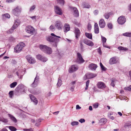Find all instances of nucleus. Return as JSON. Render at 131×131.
Returning a JSON list of instances; mask_svg holds the SVG:
<instances>
[{"instance_id":"1","label":"nucleus","mask_w":131,"mask_h":131,"mask_svg":"<svg viewBox=\"0 0 131 131\" xmlns=\"http://www.w3.org/2000/svg\"><path fill=\"white\" fill-rule=\"evenodd\" d=\"M51 36L47 37L46 38V40L50 42L52 45L53 46L57 47V44L59 41V40L58 38H60L61 37L56 36L53 33L51 34Z\"/></svg>"},{"instance_id":"2","label":"nucleus","mask_w":131,"mask_h":131,"mask_svg":"<svg viewBox=\"0 0 131 131\" xmlns=\"http://www.w3.org/2000/svg\"><path fill=\"white\" fill-rule=\"evenodd\" d=\"M39 48L42 51L47 54H50L52 52L51 48L46 45H40Z\"/></svg>"},{"instance_id":"3","label":"nucleus","mask_w":131,"mask_h":131,"mask_svg":"<svg viewBox=\"0 0 131 131\" xmlns=\"http://www.w3.org/2000/svg\"><path fill=\"white\" fill-rule=\"evenodd\" d=\"M25 46V44L23 42H21L17 44L14 47V50L16 52L19 53L22 50L23 48Z\"/></svg>"},{"instance_id":"4","label":"nucleus","mask_w":131,"mask_h":131,"mask_svg":"<svg viewBox=\"0 0 131 131\" xmlns=\"http://www.w3.org/2000/svg\"><path fill=\"white\" fill-rule=\"evenodd\" d=\"M20 24V22L19 20H15V23L12 27L7 31V33L9 34L12 33L14 30Z\"/></svg>"},{"instance_id":"5","label":"nucleus","mask_w":131,"mask_h":131,"mask_svg":"<svg viewBox=\"0 0 131 131\" xmlns=\"http://www.w3.org/2000/svg\"><path fill=\"white\" fill-rule=\"evenodd\" d=\"M21 11V8L20 7L17 6L14 9H13L12 13L14 15L16 16H18L20 14Z\"/></svg>"},{"instance_id":"6","label":"nucleus","mask_w":131,"mask_h":131,"mask_svg":"<svg viewBox=\"0 0 131 131\" xmlns=\"http://www.w3.org/2000/svg\"><path fill=\"white\" fill-rule=\"evenodd\" d=\"M35 29L31 25H28L26 26L25 28L26 31L28 33L30 34L31 35H33L35 31Z\"/></svg>"},{"instance_id":"7","label":"nucleus","mask_w":131,"mask_h":131,"mask_svg":"<svg viewBox=\"0 0 131 131\" xmlns=\"http://www.w3.org/2000/svg\"><path fill=\"white\" fill-rule=\"evenodd\" d=\"M77 62L79 64L82 63L85 61L80 53L79 52L77 53Z\"/></svg>"},{"instance_id":"8","label":"nucleus","mask_w":131,"mask_h":131,"mask_svg":"<svg viewBox=\"0 0 131 131\" xmlns=\"http://www.w3.org/2000/svg\"><path fill=\"white\" fill-rule=\"evenodd\" d=\"M126 21V19L125 17L122 16L119 17L117 19L118 22L120 25L123 24Z\"/></svg>"},{"instance_id":"9","label":"nucleus","mask_w":131,"mask_h":131,"mask_svg":"<svg viewBox=\"0 0 131 131\" xmlns=\"http://www.w3.org/2000/svg\"><path fill=\"white\" fill-rule=\"evenodd\" d=\"M26 58L28 62L31 64H33L35 62V59L30 55H28L26 57Z\"/></svg>"},{"instance_id":"10","label":"nucleus","mask_w":131,"mask_h":131,"mask_svg":"<svg viewBox=\"0 0 131 131\" xmlns=\"http://www.w3.org/2000/svg\"><path fill=\"white\" fill-rule=\"evenodd\" d=\"M78 69L77 66L76 65H73L70 68L69 72L70 73H72L76 71Z\"/></svg>"},{"instance_id":"11","label":"nucleus","mask_w":131,"mask_h":131,"mask_svg":"<svg viewBox=\"0 0 131 131\" xmlns=\"http://www.w3.org/2000/svg\"><path fill=\"white\" fill-rule=\"evenodd\" d=\"M54 10L56 13L57 14L61 15L62 14L61 9L58 6H54Z\"/></svg>"},{"instance_id":"12","label":"nucleus","mask_w":131,"mask_h":131,"mask_svg":"<svg viewBox=\"0 0 131 131\" xmlns=\"http://www.w3.org/2000/svg\"><path fill=\"white\" fill-rule=\"evenodd\" d=\"M119 62V61L116 59V57H114L111 58L109 61V63L110 64L112 65L118 63Z\"/></svg>"},{"instance_id":"13","label":"nucleus","mask_w":131,"mask_h":131,"mask_svg":"<svg viewBox=\"0 0 131 131\" xmlns=\"http://www.w3.org/2000/svg\"><path fill=\"white\" fill-rule=\"evenodd\" d=\"M55 26L56 28L59 30H61L63 25L61 22L60 21H57L56 23Z\"/></svg>"},{"instance_id":"14","label":"nucleus","mask_w":131,"mask_h":131,"mask_svg":"<svg viewBox=\"0 0 131 131\" xmlns=\"http://www.w3.org/2000/svg\"><path fill=\"white\" fill-rule=\"evenodd\" d=\"M36 57L38 59L43 62H45L48 60V59L47 58L42 56L40 54L37 55Z\"/></svg>"},{"instance_id":"15","label":"nucleus","mask_w":131,"mask_h":131,"mask_svg":"<svg viewBox=\"0 0 131 131\" xmlns=\"http://www.w3.org/2000/svg\"><path fill=\"white\" fill-rule=\"evenodd\" d=\"M83 42L85 44L89 46H92L94 45V43L92 41L87 39H84Z\"/></svg>"},{"instance_id":"16","label":"nucleus","mask_w":131,"mask_h":131,"mask_svg":"<svg viewBox=\"0 0 131 131\" xmlns=\"http://www.w3.org/2000/svg\"><path fill=\"white\" fill-rule=\"evenodd\" d=\"M29 96L31 101L34 103L35 105H37L38 102L37 99L31 94H30Z\"/></svg>"},{"instance_id":"17","label":"nucleus","mask_w":131,"mask_h":131,"mask_svg":"<svg viewBox=\"0 0 131 131\" xmlns=\"http://www.w3.org/2000/svg\"><path fill=\"white\" fill-rule=\"evenodd\" d=\"M97 86L99 89H103L106 87L105 84L104 83L101 82H100L98 83Z\"/></svg>"},{"instance_id":"18","label":"nucleus","mask_w":131,"mask_h":131,"mask_svg":"<svg viewBox=\"0 0 131 131\" xmlns=\"http://www.w3.org/2000/svg\"><path fill=\"white\" fill-rule=\"evenodd\" d=\"M99 25L101 28H103L105 27V23L103 19H101L99 21Z\"/></svg>"},{"instance_id":"19","label":"nucleus","mask_w":131,"mask_h":131,"mask_svg":"<svg viewBox=\"0 0 131 131\" xmlns=\"http://www.w3.org/2000/svg\"><path fill=\"white\" fill-rule=\"evenodd\" d=\"M107 122V119L104 118H102L99 120V124L100 125H104L106 124Z\"/></svg>"},{"instance_id":"20","label":"nucleus","mask_w":131,"mask_h":131,"mask_svg":"<svg viewBox=\"0 0 131 131\" xmlns=\"http://www.w3.org/2000/svg\"><path fill=\"white\" fill-rule=\"evenodd\" d=\"M97 67L96 64L92 63L89 65L88 67L91 70H95Z\"/></svg>"},{"instance_id":"21","label":"nucleus","mask_w":131,"mask_h":131,"mask_svg":"<svg viewBox=\"0 0 131 131\" xmlns=\"http://www.w3.org/2000/svg\"><path fill=\"white\" fill-rule=\"evenodd\" d=\"M71 9L73 10L74 16L75 17H78L79 16V13L77 8L74 7H72Z\"/></svg>"},{"instance_id":"22","label":"nucleus","mask_w":131,"mask_h":131,"mask_svg":"<svg viewBox=\"0 0 131 131\" xmlns=\"http://www.w3.org/2000/svg\"><path fill=\"white\" fill-rule=\"evenodd\" d=\"M75 35V37L77 39H78L79 37L80 36V30L78 28H75V31L74 32Z\"/></svg>"},{"instance_id":"23","label":"nucleus","mask_w":131,"mask_h":131,"mask_svg":"<svg viewBox=\"0 0 131 131\" xmlns=\"http://www.w3.org/2000/svg\"><path fill=\"white\" fill-rule=\"evenodd\" d=\"M87 74L88 79L93 78L97 75L96 74L92 73L89 72L87 73Z\"/></svg>"},{"instance_id":"24","label":"nucleus","mask_w":131,"mask_h":131,"mask_svg":"<svg viewBox=\"0 0 131 131\" xmlns=\"http://www.w3.org/2000/svg\"><path fill=\"white\" fill-rule=\"evenodd\" d=\"M64 32L66 33L68 31H69L70 30V27L69 24L67 23L65 24L64 26Z\"/></svg>"},{"instance_id":"25","label":"nucleus","mask_w":131,"mask_h":131,"mask_svg":"<svg viewBox=\"0 0 131 131\" xmlns=\"http://www.w3.org/2000/svg\"><path fill=\"white\" fill-rule=\"evenodd\" d=\"M94 31L95 34H97L99 33V29L97 23H95L94 24Z\"/></svg>"},{"instance_id":"26","label":"nucleus","mask_w":131,"mask_h":131,"mask_svg":"<svg viewBox=\"0 0 131 131\" xmlns=\"http://www.w3.org/2000/svg\"><path fill=\"white\" fill-rule=\"evenodd\" d=\"M16 89L21 93L24 91L23 86L22 84L19 85Z\"/></svg>"},{"instance_id":"27","label":"nucleus","mask_w":131,"mask_h":131,"mask_svg":"<svg viewBox=\"0 0 131 131\" xmlns=\"http://www.w3.org/2000/svg\"><path fill=\"white\" fill-rule=\"evenodd\" d=\"M82 6L83 8H89L90 7V6L89 4L85 2L83 3Z\"/></svg>"},{"instance_id":"28","label":"nucleus","mask_w":131,"mask_h":131,"mask_svg":"<svg viewBox=\"0 0 131 131\" xmlns=\"http://www.w3.org/2000/svg\"><path fill=\"white\" fill-rule=\"evenodd\" d=\"M8 115L11 120H12L14 122L16 123L17 122V120L16 119L13 115L10 114H8Z\"/></svg>"},{"instance_id":"29","label":"nucleus","mask_w":131,"mask_h":131,"mask_svg":"<svg viewBox=\"0 0 131 131\" xmlns=\"http://www.w3.org/2000/svg\"><path fill=\"white\" fill-rule=\"evenodd\" d=\"M30 92L34 94H37L39 93V91L37 89L31 90L30 91Z\"/></svg>"},{"instance_id":"30","label":"nucleus","mask_w":131,"mask_h":131,"mask_svg":"<svg viewBox=\"0 0 131 131\" xmlns=\"http://www.w3.org/2000/svg\"><path fill=\"white\" fill-rule=\"evenodd\" d=\"M85 35L89 39H92V35L91 34L85 32Z\"/></svg>"},{"instance_id":"31","label":"nucleus","mask_w":131,"mask_h":131,"mask_svg":"<svg viewBox=\"0 0 131 131\" xmlns=\"http://www.w3.org/2000/svg\"><path fill=\"white\" fill-rule=\"evenodd\" d=\"M10 15L8 14L7 13L2 15V18L3 19H4L5 18H10Z\"/></svg>"},{"instance_id":"32","label":"nucleus","mask_w":131,"mask_h":131,"mask_svg":"<svg viewBox=\"0 0 131 131\" xmlns=\"http://www.w3.org/2000/svg\"><path fill=\"white\" fill-rule=\"evenodd\" d=\"M123 35L125 36L130 37H131V33L126 32L123 34Z\"/></svg>"},{"instance_id":"33","label":"nucleus","mask_w":131,"mask_h":131,"mask_svg":"<svg viewBox=\"0 0 131 131\" xmlns=\"http://www.w3.org/2000/svg\"><path fill=\"white\" fill-rule=\"evenodd\" d=\"M17 84V83L16 82H14L10 85V86L11 88H14L16 85Z\"/></svg>"},{"instance_id":"34","label":"nucleus","mask_w":131,"mask_h":131,"mask_svg":"<svg viewBox=\"0 0 131 131\" xmlns=\"http://www.w3.org/2000/svg\"><path fill=\"white\" fill-rule=\"evenodd\" d=\"M60 77H59L58 78V82L57 84V86L59 87L61 86L62 83V81L60 79Z\"/></svg>"},{"instance_id":"35","label":"nucleus","mask_w":131,"mask_h":131,"mask_svg":"<svg viewBox=\"0 0 131 131\" xmlns=\"http://www.w3.org/2000/svg\"><path fill=\"white\" fill-rule=\"evenodd\" d=\"M21 94V92H20L18 90H17V89H16L15 92V95L18 96L19 95Z\"/></svg>"},{"instance_id":"36","label":"nucleus","mask_w":131,"mask_h":131,"mask_svg":"<svg viewBox=\"0 0 131 131\" xmlns=\"http://www.w3.org/2000/svg\"><path fill=\"white\" fill-rule=\"evenodd\" d=\"M9 129L11 131H16L17 130L16 128L14 127L9 126H8Z\"/></svg>"},{"instance_id":"37","label":"nucleus","mask_w":131,"mask_h":131,"mask_svg":"<svg viewBox=\"0 0 131 131\" xmlns=\"http://www.w3.org/2000/svg\"><path fill=\"white\" fill-rule=\"evenodd\" d=\"M100 66L101 67V69L103 71H105L107 70V68L105 67L102 64V63L101 62L100 63Z\"/></svg>"},{"instance_id":"38","label":"nucleus","mask_w":131,"mask_h":131,"mask_svg":"<svg viewBox=\"0 0 131 131\" xmlns=\"http://www.w3.org/2000/svg\"><path fill=\"white\" fill-rule=\"evenodd\" d=\"M110 13H105L104 15V16L105 18L107 19H108L110 17Z\"/></svg>"},{"instance_id":"39","label":"nucleus","mask_w":131,"mask_h":131,"mask_svg":"<svg viewBox=\"0 0 131 131\" xmlns=\"http://www.w3.org/2000/svg\"><path fill=\"white\" fill-rule=\"evenodd\" d=\"M38 84V83L34 81L31 85V86L32 87L35 88L37 85Z\"/></svg>"},{"instance_id":"40","label":"nucleus","mask_w":131,"mask_h":131,"mask_svg":"<svg viewBox=\"0 0 131 131\" xmlns=\"http://www.w3.org/2000/svg\"><path fill=\"white\" fill-rule=\"evenodd\" d=\"M89 83L90 80H88L86 83V87L85 89V90H87L88 89V88Z\"/></svg>"},{"instance_id":"41","label":"nucleus","mask_w":131,"mask_h":131,"mask_svg":"<svg viewBox=\"0 0 131 131\" xmlns=\"http://www.w3.org/2000/svg\"><path fill=\"white\" fill-rule=\"evenodd\" d=\"M58 3L61 5H63L64 4V0H57Z\"/></svg>"},{"instance_id":"42","label":"nucleus","mask_w":131,"mask_h":131,"mask_svg":"<svg viewBox=\"0 0 131 131\" xmlns=\"http://www.w3.org/2000/svg\"><path fill=\"white\" fill-rule=\"evenodd\" d=\"M101 36L102 43H106V38L102 36V35H101Z\"/></svg>"},{"instance_id":"43","label":"nucleus","mask_w":131,"mask_h":131,"mask_svg":"<svg viewBox=\"0 0 131 131\" xmlns=\"http://www.w3.org/2000/svg\"><path fill=\"white\" fill-rule=\"evenodd\" d=\"M0 121H1L4 123H7L8 122V121L7 119L3 118H0Z\"/></svg>"},{"instance_id":"44","label":"nucleus","mask_w":131,"mask_h":131,"mask_svg":"<svg viewBox=\"0 0 131 131\" xmlns=\"http://www.w3.org/2000/svg\"><path fill=\"white\" fill-rule=\"evenodd\" d=\"M9 95L10 97L12 98L14 95V91H10L9 93Z\"/></svg>"},{"instance_id":"45","label":"nucleus","mask_w":131,"mask_h":131,"mask_svg":"<svg viewBox=\"0 0 131 131\" xmlns=\"http://www.w3.org/2000/svg\"><path fill=\"white\" fill-rule=\"evenodd\" d=\"M37 74L36 77H35L34 81L38 83V82L39 81V76L37 75Z\"/></svg>"},{"instance_id":"46","label":"nucleus","mask_w":131,"mask_h":131,"mask_svg":"<svg viewBox=\"0 0 131 131\" xmlns=\"http://www.w3.org/2000/svg\"><path fill=\"white\" fill-rule=\"evenodd\" d=\"M131 126V124L130 123H126L124 125V127L126 128L127 127H129Z\"/></svg>"},{"instance_id":"47","label":"nucleus","mask_w":131,"mask_h":131,"mask_svg":"<svg viewBox=\"0 0 131 131\" xmlns=\"http://www.w3.org/2000/svg\"><path fill=\"white\" fill-rule=\"evenodd\" d=\"M78 124L79 122L76 121H74L71 123V124L73 126L78 125Z\"/></svg>"},{"instance_id":"48","label":"nucleus","mask_w":131,"mask_h":131,"mask_svg":"<svg viewBox=\"0 0 131 131\" xmlns=\"http://www.w3.org/2000/svg\"><path fill=\"white\" fill-rule=\"evenodd\" d=\"M41 122V120H38L36 121V123L35 124V125L36 126H39L40 124V122Z\"/></svg>"},{"instance_id":"49","label":"nucleus","mask_w":131,"mask_h":131,"mask_svg":"<svg viewBox=\"0 0 131 131\" xmlns=\"http://www.w3.org/2000/svg\"><path fill=\"white\" fill-rule=\"evenodd\" d=\"M124 89L126 90H128L130 91H131V85H130L129 86L127 87H125Z\"/></svg>"},{"instance_id":"50","label":"nucleus","mask_w":131,"mask_h":131,"mask_svg":"<svg viewBox=\"0 0 131 131\" xmlns=\"http://www.w3.org/2000/svg\"><path fill=\"white\" fill-rule=\"evenodd\" d=\"M35 8L36 6L35 5H34L32 6H31L30 8V12H31V11L34 9Z\"/></svg>"},{"instance_id":"51","label":"nucleus","mask_w":131,"mask_h":131,"mask_svg":"<svg viewBox=\"0 0 131 131\" xmlns=\"http://www.w3.org/2000/svg\"><path fill=\"white\" fill-rule=\"evenodd\" d=\"M107 26L110 29H111L112 28L113 25L111 23H108L107 24Z\"/></svg>"},{"instance_id":"52","label":"nucleus","mask_w":131,"mask_h":131,"mask_svg":"<svg viewBox=\"0 0 131 131\" xmlns=\"http://www.w3.org/2000/svg\"><path fill=\"white\" fill-rule=\"evenodd\" d=\"M23 130L24 131H34L33 129L32 128L29 129H24Z\"/></svg>"},{"instance_id":"53","label":"nucleus","mask_w":131,"mask_h":131,"mask_svg":"<svg viewBox=\"0 0 131 131\" xmlns=\"http://www.w3.org/2000/svg\"><path fill=\"white\" fill-rule=\"evenodd\" d=\"M97 52L100 54L101 55L102 53V51L100 47L97 49Z\"/></svg>"},{"instance_id":"54","label":"nucleus","mask_w":131,"mask_h":131,"mask_svg":"<svg viewBox=\"0 0 131 131\" xmlns=\"http://www.w3.org/2000/svg\"><path fill=\"white\" fill-rule=\"evenodd\" d=\"M79 121L81 123H82L85 122V120L83 118H81L79 120Z\"/></svg>"},{"instance_id":"55","label":"nucleus","mask_w":131,"mask_h":131,"mask_svg":"<svg viewBox=\"0 0 131 131\" xmlns=\"http://www.w3.org/2000/svg\"><path fill=\"white\" fill-rule=\"evenodd\" d=\"M118 49L120 50H125V49L124 48L122 47H118Z\"/></svg>"},{"instance_id":"56","label":"nucleus","mask_w":131,"mask_h":131,"mask_svg":"<svg viewBox=\"0 0 131 131\" xmlns=\"http://www.w3.org/2000/svg\"><path fill=\"white\" fill-rule=\"evenodd\" d=\"M102 44L103 47L107 48H109V47L106 45V44L105 43H102Z\"/></svg>"},{"instance_id":"57","label":"nucleus","mask_w":131,"mask_h":131,"mask_svg":"<svg viewBox=\"0 0 131 131\" xmlns=\"http://www.w3.org/2000/svg\"><path fill=\"white\" fill-rule=\"evenodd\" d=\"M83 79L84 80H86V79H88V76H87V74L86 73L85 75L83 77Z\"/></svg>"},{"instance_id":"58","label":"nucleus","mask_w":131,"mask_h":131,"mask_svg":"<svg viewBox=\"0 0 131 131\" xmlns=\"http://www.w3.org/2000/svg\"><path fill=\"white\" fill-rule=\"evenodd\" d=\"M98 13L99 11L97 10H95L94 12V14L96 15H97L98 14Z\"/></svg>"},{"instance_id":"59","label":"nucleus","mask_w":131,"mask_h":131,"mask_svg":"<svg viewBox=\"0 0 131 131\" xmlns=\"http://www.w3.org/2000/svg\"><path fill=\"white\" fill-rule=\"evenodd\" d=\"M114 81L113 80H112L111 84V86H112L113 87H114L115 85V84H114Z\"/></svg>"},{"instance_id":"60","label":"nucleus","mask_w":131,"mask_h":131,"mask_svg":"<svg viewBox=\"0 0 131 131\" xmlns=\"http://www.w3.org/2000/svg\"><path fill=\"white\" fill-rule=\"evenodd\" d=\"M9 40L10 41H14L15 40V39L13 37H10L9 38Z\"/></svg>"},{"instance_id":"61","label":"nucleus","mask_w":131,"mask_h":131,"mask_svg":"<svg viewBox=\"0 0 131 131\" xmlns=\"http://www.w3.org/2000/svg\"><path fill=\"white\" fill-rule=\"evenodd\" d=\"M15 0H6V2L8 3L13 2L15 1Z\"/></svg>"},{"instance_id":"62","label":"nucleus","mask_w":131,"mask_h":131,"mask_svg":"<svg viewBox=\"0 0 131 131\" xmlns=\"http://www.w3.org/2000/svg\"><path fill=\"white\" fill-rule=\"evenodd\" d=\"M80 46L81 47V49H82L83 48V45L82 44V41H80Z\"/></svg>"},{"instance_id":"63","label":"nucleus","mask_w":131,"mask_h":131,"mask_svg":"<svg viewBox=\"0 0 131 131\" xmlns=\"http://www.w3.org/2000/svg\"><path fill=\"white\" fill-rule=\"evenodd\" d=\"M50 29L51 30H53L54 28L53 26L52 25H51L50 27Z\"/></svg>"},{"instance_id":"64","label":"nucleus","mask_w":131,"mask_h":131,"mask_svg":"<svg viewBox=\"0 0 131 131\" xmlns=\"http://www.w3.org/2000/svg\"><path fill=\"white\" fill-rule=\"evenodd\" d=\"M98 106V104H95L94 105V107L95 108H97Z\"/></svg>"}]
</instances>
